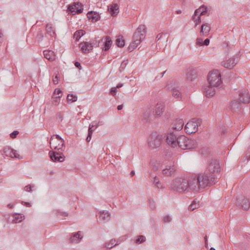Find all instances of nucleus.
<instances>
[{"label": "nucleus", "mask_w": 250, "mask_h": 250, "mask_svg": "<svg viewBox=\"0 0 250 250\" xmlns=\"http://www.w3.org/2000/svg\"><path fill=\"white\" fill-rule=\"evenodd\" d=\"M198 176L201 182V188L211 186L217 182L215 175H212L206 171L203 173L199 174Z\"/></svg>", "instance_id": "obj_1"}, {"label": "nucleus", "mask_w": 250, "mask_h": 250, "mask_svg": "<svg viewBox=\"0 0 250 250\" xmlns=\"http://www.w3.org/2000/svg\"><path fill=\"white\" fill-rule=\"evenodd\" d=\"M177 145L182 149H193L197 146L196 142L192 139H189L184 135L178 137Z\"/></svg>", "instance_id": "obj_2"}, {"label": "nucleus", "mask_w": 250, "mask_h": 250, "mask_svg": "<svg viewBox=\"0 0 250 250\" xmlns=\"http://www.w3.org/2000/svg\"><path fill=\"white\" fill-rule=\"evenodd\" d=\"M171 188L179 192H183L188 189V180L182 178H176L171 185Z\"/></svg>", "instance_id": "obj_3"}, {"label": "nucleus", "mask_w": 250, "mask_h": 250, "mask_svg": "<svg viewBox=\"0 0 250 250\" xmlns=\"http://www.w3.org/2000/svg\"><path fill=\"white\" fill-rule=\"evenodd\" d=\"M164 137L162 135L157 132L151 134L147 138V143L149 147L152 149L159 147L164 139Z\"/></svg>", "instance_id": "obj_4"}, {"label": "nucleus", "mask_w": 250, "mask_h": 250, "mask_svg": "<svg viewBox=\"0 0 250 250\" xmlns=\"http://www.w3.org/2000/svg\"><path fill=\"white\" fill-rule=\"evenodd\" d=\"M64 145V140L59 135H53L50 138V145L52 149L62 151Z\"/></svg>", "instance_id": "obj_5"}, {"label": "nucleus", "mask_w": 250, "mask_h": 250, "mask_svg": "<svg viewBox=\"0 0 250 250\" xmlns=\"http://www.w3.org/2000/svg\"><path fill=\"white\" fill-rule=\"evenodd\" d=\"M208 82L209 84L212 86L218 87L222 83L221 75L217 70H214L208 75Z\"/></svg>", "instance_id": "obj_6"}, {"label": "nucleus", "mask_w": 250, "mask_h": 250, "mask_svg": "<svg viewBox=\"0 0 250 250\" xmlns=\"http://www.w3.org/2000/svg\"><path fill=\"white\" fill-rule=\"evenodd\" d=\"M201 123V119H192L185 126V131L188 134L195 133L198 131V127Z\"/></svg>", "instance_id": "obj_7"}, {"label": "nucleus", "mask_w": 250, "mask_h": 250, "mask_svg": "<svg viewBox=\"0 0 250 250\" xmlns=\"http://www.w3.org/2000/svg\"><path fill=\"white\" fill-rule=\"evenodd\" d=\"M146 34V27L144 25H140L134 34L133 37V43L139 44L145 39Z\"/></svg>", "instance_id": "obj_8"}, {"label": "nucleus", "mask_w": 250, "mask_h": 250, "mask_svg": "<svg viewBox=\"0 0 250 250\" xmlns=\"http://www.w3.org/2000/svg\"><path fill=\"white\" fill-rule=\"evenodd\" d=\"M208 9L206 6L204 5L201 6L199 8L195 10L192 17L193 21H198V23H200L201 22V16L207 14L208 15Z\"/></svg>", "instance_id": "obj_9"}, {"label": "nucleus", "mask_w": 250, "mask_h": 250, "mask_svg": "<svg viewBox=\"0 0 250 250\" xmlns=\"http://www.w3.org/2000/svg\"><path fill=\"white\" fill-rule=\"evenodd\" d=\"M206 171L215 175V173L220 171V165L219 162L216 159H211L209 160L208 164Z\"/></svg>", "instance_id": "obj_10"}, {"label": "nucleus", "mask_w": 250, "mask_h": 250, "mask_svg": "<svg viewBox=\"0 0 250 250\" xmlns=\"http://www.w3.org/2000/svg\"><path fill=\"white\" fill-rule=\"evenodd\" d=\"M201 182L198 176L197 177L191 178L188 180V189L192 191H198L201 188Z\"/></svg>", "instance_id": "obj_11"}, {"label": "nucleus", "mask_w": 250, "mask_h": 250, "mask_svg": "<svg viewBox=\"0 0 250 250\" xmlns=\"http://www.w3.org/2000/svg\"><path fill=\"white\" fill-rule=\"evenodd\" d=\"M236 205L239 208H242L244 210H247L250 207L249 200L243 195H240L237 198Z\"/></svg>", "instance_id": "obj_12"}, {"label": "nucleus", "mask_w": 250, "mask_h": 250, "mask_svg": "<svg viewBox=\"0 0 250 250\" xmlns=\"http://www.w3.org/2000/svg\"><path fill=\"white\" fill-rule=\"evenodd\" d=\"M83 10V5L80 2H74L72 5H69L67 8V11L73 15L80 14Z\"/></svg>", "instance_id": "obj_13"}, {"label": "nucleus", "mask_w": 250, "mask_h": 250, "mask_svg": "<svg viewBox=\"0 0 250 250\" xmlns=\"http://www.w3.org/2000/svg\"><path fill=\"white\" fill-rule=\"evenodd\" d=\"M1 154L5 155L7 157L21 159L22 157L17 151L9 146L4 147L1 151Z\"/></svg>", "instance_id": "obj_14"}, {"label": "nucleus", "mask_w": 250, "mask_h": 250, "mask_svg": "<svg viewBox=\"0 0 250 250\" xmlns=\"http://www.w3.org/2000/svg\"><path fill=\"white\" fill-rule=\"evenodd\" d=\"M49 155L51 160L54 162H62L64 161L65 157L60 152L50 151Z\"/></svg>", "instance_id": "obj_15"}, {"label": "nucleus", "mask_w": 250, "mask_h": 250, "mask_svg": "<svg viewBox=\"0 0 250 250\" xmlns=\"http://www.w3.org/2000/svg\"><path fill=\"white\" fill-rule=\"evenodd\" d=\"M166 141L168 145L175 147L177 146L178 137L173 133H169L167 136Z\"/></svg>", "instance_id": "obj_16"}, {"label": "nucleus", "mask_w": 250, "mask_h": 250, "mask_svg": "<svg viewBox=\"0 0 250 250\" xmlns=\"http://www.w3.org/2000/svg\"><path fill=\"white\" fill-rule=\"evenodd\" d=\"M239 99L240 101L244 104H248L250 101V96L248 90L243 89L239 92Z\"/></svg>", "instance_id": "obj_17"}, {"label": "nucleus", "mask_w": 250, "mask_h": 250, "mask_svg": "<svg viewBox=\"0 0 250 250\" xmlns=\"http://www.w3.org/2000/svg\"><path fill=\"white\" fill-rule=\"evenodd\" d=\"M176 171V167L174 165H167L162 170V173L165 176H174Z\"/></svg>", "instance_id": "obj_18"}, {"label": "nucleus", "mask_w": 250, "mask_h": 250, "mask_svg": "<svg viewBox=\"0 0 250 250\" xmlns=\"http://www.w3.org/2000/svg\"><path fill=\"white\" fill-rule=\"evenodd\" d=\"M237 63V60L235 57H232L226 61L222 62L221 65L225 68L231 69L235 66Z\"/></svg>", "instance_id": "obj_19"}, {"label": "nucleus", "mask_w": 250, "mask_h": 250, "mask_svg": "<svg viewBox=\"0 0 250 250\" xmlns=\"http://www.w3.org/2000/svg\"><path fill=\"white\" fill-rule=\"evenodd\" d=\"M165 110V105L163 103H158L157 104L153 111V114L155 117L161 116Z\"/></svg>", "instance_id": "obj_20"}, {"label": "nucleus", "mask_w": 250, "mask_h": 250, "mask_svg": "<svg viewBox=\"0 0 250 250\" xmlns=\"http://www.w3.org/2000/svg\"><path fill=\"white\" fill-rule=\"evenodd\" d=\"M81 51L83 53H88L93 49V45L91 43L83 42L79 44Z\"/></svg>", "instance_id": "obj_21"}, {"label": "nucleus", "mask_w": 250, "mask_h": 250, "mask_svg": "<svg viewBox=\"0 0 250 250\" xmlns=\"http://www.w3.org/2000/svg\"><path fill=\"white\" fill-rule=\"evenodd\" d=\"M211 27L209 24L204 22L200 28V36L201 37H207L208 35Z\"/></svg>", "instance_id": "obj_22"}, {"label": "nucleus", "mask_w": 250, "mask_h": 250, "mask_svg": "<svg viewBox=\"0 0 250 250\" xmlns=\"http://www.w3.org/2000/svg\"><path fill=\"white\" fill-rule=\"evenodd\" d=\"M215 87L216 86H212L210 84L205 86L204 87V93L207 97H210L215 94Z\"/></svg>", "instance_id": "obj_23"}, {"label": "nucleus", "mask_w": 250, "mask_h": 250, "mask_svg": "<svg viewBox=\"0 0 250 250\" xmlns=\"http://www.w3.org/2000/svg\"><path fill=\"white\" fill-rule=\"evenodd\" d=\"M197 77V72L194 69H189L186 74L187 79L190 82L194 81Z\"/></svg>", "instance_id": "obj_24"}, {"label": "nucleus", "mask_w": 250, "mask_h": 250, "mask_svg": "<svg viewBox=\"0 0 250 250\" xmlns=\"http://www.w3.org/2000/svg\"><path fill=\"white\" fill-rule=\"evenodd\" d=\"M108 11L113 17L116 16L118 14L119 6L117 3H114L108 6Z\"/></svg>", "instance_id": "obj_25"}, {"label": "nucleus", "mask_w": 250, "mask_h": 250, "mask_svg": "<svg viewBox=\"0 0 250 250\" xmlns=\"http://www.w3.org/2000/svg\"><path fill=\"white\" fill-rule=\"evenodd\" d=\"M173 83H170L166 86V88L167 89H170L172 91V96L176 98H178L181 96V93L177 89H175V87H173Z\"/></svg>", "instance_id": "obj_26"}, {"label": "nucleus", "mask_w": 250, "mask_h": 250, "mask_svg": "<svg viewBox=\"0 0 250 250\" xmlns=\"http://www.w3.org/2000/svg\"><path fill=\"white\" fill-rule=\"evenodd\" d=\"M87 16L89 20L92 22H96L98 21L100 18L99 14L93 11L88 12L87 14Z\"/></svg>", "instance_id": "obj_27"}, {"label": "nucleus", "mask_w": 250, "mask_h": 250, "mask_svg": "<svg viewBox=\"0 0 250 250\" xmlns=\"http://www.w3.org/2000/svg\"><path fill=\"white\" fill-rule=\"evenodd\" d=\"M104 41V44L103 50L104 51H107L112 44V41L110 38L108 36H105L102 38V41Z\"/></svg>", "instance_id": "obj_28"}, {"label": "nucleus", "mask_w": 250, "mask_h": 250, "mask_svg": "<svg viewBox=\"0 0 250 250\" xmlns=\"http://www.w3.org/2000/svg\"><path fill=\"white\" fill-rule=\"evenodd\" d=\"M229 108L235 112H238L241 109V104L238 101H232L229 104Z\"/></svg>", "instance_id": "obj_29"}, {"label": "nucleus", "mask_w": 250, "mask_h": 250, "mask_svg": "<svg viewBox=\"0 0 250 250\" xmlns=\"http://www.w3.org/2000/svg\"><path fill=\"white\" fill-rule=\"evenodd\" d=\"M43 55L46 59L50 61H53L55 59V55L54 52L52 50H44L43 51Z\"/></svg>", "instance_id": "obj_30"}, {"label": "nucleus", "mask_w": 250, "mask_h": 250, "mask_svg": "<svg viewBox=\"0 0 250 250\" xmlns=\"http://www.w3.org/2000/svg\"><path fill=\"white\" fill-rule=\"evenodd\" d=\"M184 126V121L182 119L177 120L173 125V129L175 131L181 130Z\"/></svg>", "instance_id": "obj_31"}, {"label": "nucleus", "mask_w": 250, "mask_h": 250, "mask_svg": "<svg viewBox=\"0 0 250 250\" xmlns=\"http://www.w3.org/2000/svg\"><path fill=\"white\" fill-rule=\"evenodd\" d=\"M82 238L83 236L81 235V231H79L70 238V241L72 243H78Z\"/></svg>", "instance_id": "obj_32"}, {"label": "nucleus", "mask_w": 250, "mask_h": 250, "mask_svg": "<svg viewBox=\"0 0 250 250\" xmlns=\"http://www.w3.org/2000/svg\"><path fill=\"white\" fill-rule=\"evenodd\" d=\"M122 241V240L118 239L117 240L115 239H111L109 242L105 244L104 246L108 249H111L113 247L119 244V243Z\"/></svg>", "instance_id": "obj_33"}, {"label": "nucleus", "mask_w": 250, "mask_h": 250, "mask_svg": "<svg viewBox=\"0 0 250 250\" xmlns=\"http://www.w3.org/2000/svg\"><path fill=\"white\" fill-rule=\"evenodd\" d=\"M100 220L104 222L108 221L110 218V215L108 211H103L100 212L99 216Z\"/></svg>", "instance_id": "obj_34"}, {"label": "nucleus", "mask_w": 250, "mask_h": 250, "mask_svg": "<svg viewBox=\"0 0 250 250\" xmlns=\"http://www.w3.org/2000/svg\"><path fill=\"white\" fill-rule=\"evenodd\" d=\"M84 34V31L83 30H79L76 31L74 34V38L75 39L76 41H79L80 38Z\"/></svg>", "instance_id": "obj_35"}, {"label": "nucleus", "mask_w": 250, "mask_h": 250, "mask_svg": "<svg viewBox=\"0 0 250 250\" xmlns=\"http://www.w3.org/2000/svg\"><path fill=\"white\" fill-rule=\"evenodd\" d=\"M46 30L47 33L50 36L53 37L55 35V33L54 30L51 24H47L46 26Z\"/></svg>", "instance_id": "obj_36"}, {"label": "nucleus", "mask_w": 250, "mask_h": 250, "mask_svg": "<svg viewBox=\"0 0 250 250\" xmlns=\"http://www.w3.org/2000/svg\"><path fill=\"white\" fill-rule=\"evenodd\" d=\"M123 38L122 36L119 37L116 40V45L119 47H123L125 45V40Z\"/></svg>", "instance_id": "obj_37"}, {"label": "nucleus", "mask_w": 250, "mask_h": 250, "mask_svg": "<svg viewBox=\"0 0 250 250\" xmlns=\"http://www.w3.org/2000/svg\"><path fill=\"white\" fill-rule=\"evenodd\" d=\"M23 217H24V216H22L21 214H15L14 216V219L13 220V221L15 223H20V222H21Z\"/></svg>", "instance_id": "obj_38"}, {"label": "nucleus", "mask_w": 250, "mask_h": 250, "mask_svg": "<svg viewBox=\"0 0 250 250\" xmlns=\"http://www.w3.org/2000/svg\"><path fill=\"white\" fill-rule=\"evenodd\" d=\"M67 99L68 102H70L71 103L76 102L77 100V96L75 94H68Z\"/></svg>", "instance_id": "obj_39"}, {"label": "nucleus", "mask_w": 250, "mask_h": 250, "mask_svg": "<svg viewBox=\"0 0 250 250\" xmlns=\"http://www.w3.org/2000/svg\"><path fill=\"white\" fill-rule=\"evenodd\" d=\"M61 93H62V91L60 89H56L53 93L52 98H61V95H60V94Z\"/></svg>", "instance_id": "obj_40"}, {"label": "nucleus", "mask_w": 250, "mask_h": 250, "mask_svg": "<svg viewBox=\"0 0 250 250\" xmlns=\"http://www.w3.org/2000/svg\"><path fill=\"white\" fill-rule=\"evenodd\" d=\"M93 132V130H91V127H90V128H88V135L86 139V140L87 142H89L91 140Z\"/></svg>", "instance_id": "obj_41"}, {"label": "nucleus", "mask_w": 250, "mask_h": 250, "mask_svg": "<svg viewBox=\"0 0 250 250\" xmlns=\"http://www.w3.org/2000/svg\"><path fill=\"white\" fill-rule=\"evenodd\" d=\"M146 241V237L144 236L140 235L136 240V243H142Z\"/></svg>", "instance_id": "obj_42"}, {"label": "nucleus", "mask_w": 250, "mask_h": 250, "mask_svg": "<svg viewBox=\"0 0 250 250\" xmlns=\"http://www.w3.org/2000/svg\"><path fill=\"white\" fill-rule=\"evenodd\" d=\"M199 206V205H197L196 203V201H193L192 203V204H191V205L189 206V209L191 210H193L194 209L196 208H198Z\"/></svg>", "instance_id": "obj_43"}, {"label": "nucleus", "mask_w": 250, "mask_h": 250, "mask_svg": "<svg viewBox=\"0 0 250 250\" xmlns=\"http://www.w3.org/2000/svg\"><path fill=\"white\" fill-rule=\"evenodd\" d=\"M139 44H135L133 43V41L130 44L128 47V50L129 52L132 51Z\"/></svg>", "instance_id": "obj_44"}, {"label": "nucleus", "mask_w": 250, "mask_h": 250, "mask_svg": "<svg viewBox=\"0 0 250 250\" xmlns=\"http://www.w3.org/2000/svg\"><path fill=\"white\" fill-rule=\"evenodd\" d=\"M163 220L165 223H168L171 221V218L169 215H166L163 217Z\"/></svg>", "instance_id": "obj_45"}, {"label": "nucleus", "mask_w": 250, "mask_h": 250, "mask_svg": "<svg viewBox=\"0 0 250 250\" xmlns=\"http://www.w3.org/2000/svg\"><path fill=\"white\" fill-rule=\"evenodd\" d=\"M19 133V132L17 130H15L13 132H12L10 134V137L12 139H14L16 138L17 135Z\"/></svg>", "instance_id": "obj_46"}, {"label": "nucleus", "mask_w": 250, "mask_h": 250, "mask_svg": "<svg viewBox=\"0 0 250 250\" xmlns=\"http://www.w3.org/2000/svg\"><path fill=\"white\" fill-rule=\"evenodd\" d=\"M150 207L152 209H155L156 208V203L153 200L149 201Z\"/></svg>", "instance_id": "obj_47"}, {"label": "nucleus", "mask_w": 250, "mask_h": 250, "mask_svg": "<svg viewBox=\"0 0 250 250\" xmlns=\"http://www.w3.org/2000/svg\"><path fill=\"white\" fill-rule=\"evenodd\" d=\"M196 44L199 45V46H202L203 45V39L200 38H198L196 39Z\"/></svg>", "instance_id": "obj_48"}, {"label": "nucleus", "mask_w": 250, "mask_h": 250, "mask_svg": "<svg viewBox=\"0 0 250 250\" xmlns=\"http://www.w3.org/2000/svg\"><path fill=\"white\" fill-rule=\"evenodd\" d=\"M116 92H117V87H113L110 89V93L111 95H112V96H115Z\"/></svg>", "instance_id": "obj_49"}, {"label": "nucleus", "mask_w": 250, "mask_h": 250, "mask_svg": "<svg viewBox=\"0 0 250 250\" xmlns=\"http://www.w3.org/2000/svg\"><path fill=\"white\" fill-rule=\"evenodd\" d=\"M34 186H31V185H28L25 187L24 190L27 192H30L32 190V188L34 187Z\"/></svg>", "instance_id": "obj_50"}, {"label": "nucleus", "mask_w": 250, "mask_h": 250, "mask_svg": "<svg viewBox=\"0 0 250 250\" xmlns=\"http://www.w3.org/2000/svg\"><path fill=\"white\" fill-rule=\"evenodd\" d=\"M246 158L247 161H249L250 160V146L248 148V152L246 154Z\"/></svg>", "instance_id": "obj_51"}, {"label": "nucleus", "mask_w": 250, "mask_h": 250, "mask_svg": "<svg viewBox=\"0 0 250 250\" xmlns=\"http://www.w3.org/2000/svg\"><path fill=\"white\" fill-rule=\"evenodd\" d=\"M53 82L54 84H57L59 83V77L57 75H56L53 79Z\"/></svg>", "instance_id": "obj_52"}, {"label": "nucleus", "mask_w": 250, "mask_h": 250, "mask_svg": "<svg viewBox=\"0 0 250 250\" xmlns=\"http://www.w3.org/2000/svg\"><path fill=\"white\" fill-rule=\"evenodd\" d=\"M60 98H52L53 99V103L55 104V105L58 104L60 102Z\"/></svg>", "instance_id": "obj_53"}, {"label": "nucleus", "mask_w": 250, "mask_h": 250, "mask_svg": "<svg viewBox=\"0 0 250 250\" xmlns=\"http://www.w3.org/2000/svg\"><path fill=\"white\" fill-rule=\"evenodd\" d=\"M155 185L158 188H163V185H162V183L160 182V181H158V184H155Z\"/></svg>", "instance_id": "obj_54"}, {"label": "nucleus", "mask_w": 250, "mask_h": 250, "mask_svg": "<svg viewBox=\"0 0 250 250\" xmlns=\"http://www.w3.org/2000/svg\"><path fill=\"white\" fill-rule=\"evenodd\" d=\"M75 66L80 70L82 68L81 63L78 62H75Z\"/></svg>", "instance_id": "obj_55"}, {"label": "nucleus", "mask_w": 250, "mask_h": 250, "mask_svg": "<svg viewBox=\"0 0 250 250\" xmlns=\"http://www.w3.org/2000/svg\"><path fill=\"white\" fill-rule=\"evenodd\" d=\"M209 43V39L207 38L203 42V45H208Z\"/></svg>", "instance_id": "obj_56"}, {"label": "nucleus", "mask_w": 250, "mask_h": 250, "mask_svg": "<svg viewBox=\"0 0 250 250\" xmlns=\"http://www.w3.org/2000/svg\"><path fill=\"white\" fill-rule=\"evenodd\" d=\"M21 204H22V205H24V206H25L27 207H31V204H30V203H29V202H26L22 201V202H21Z\"/></svg>", "instance_id": "obj_57"}, {"label": "nucleus", "mask_w": 250, "mask_h": 250, "mask_svg": "<svg viewBox=\"0 0 250 250\" xmlns=\"http://www.w3.org/2000/svg\"><path fill=\"white\" fill-rule=\"evenodd\" d=\"M158 181H159V179L157 177H153V180H152V182L153 183L155 184H158Z\"/></svg>", "instance_id": "obj_58"}, {"label": "nucleus", "mask_w": 250, "mask_h": 250, "mask_svg": "<svg viewBox=\"0 0 250 250\" xmlns=\"http://www.w3.org/2000/svg\"><path fill=\"white\" fill-rule=\"evenodd\" d=\"M162 37H163L162 33H160V34H158L156 37L157 41H159L160 40H161V39L162 38Z\"/></svg>", "instance_id": "obj_59"}, {"label": "nucleus", "mask_w": 250, "mask_h": 250, "mask_svg": "<svg viewBox=\"0 0 250 250\" xmlns=\"http://www.w3.org/2000/svg\"><path fill=\"white\" fill-rule=\"evenodd\" d=\"M123 107V105L122 104L119 105L117 106V109L119 110H120L122 109Z\"/></svg>", "instance_id": "obj_60"}, {"label": "nucleus", "mask_w": 250, "mask_h": 250, "mask_svg": "<svg viewBox=\"0 0 250 250\" xmlns=\"http://www.w3.org/2000/svg\"><path fill=\"white\" fill-rule=\"evenodd\" d=\"M123 84L122 83H118L116 87L117 88H119L123 86Z\"/></svg>", "instance_id": "obj_61"}, {"label": "nucleus", "mask_w": 250, "mask_h": 250, "mask_svg": "<svg viewBox=\"0 0 250 250\" xmlns=\"http://www.w3.org/2000/svg\"><path fill=\"white\" fill-rule=\"evenodd\" d=\"M175 12L177 14H180L182 13V11L181 10H177L175 11Z\"/></svg>", "instance_id": "obj_62"}, {"label": "nucleus", "mask_w": 250, "mask_h": 250, "mask_svg": "<svg viewBox=\"0 0 250 250\" xmlns=\"http://www.w3.org/2000/svg\"><path fill=\"white\" fill-rule=\"evenodd\" d=\"M157 177V176H154V175H152V174H150V178L151 181H152V180H153V177Z\"/></svg>", "instance_id": "obj_63"}, {"label": "nucleus", "mask_w": 250, "mask_h": 250, "mask_svg": "<svg viewBox=\"0 0 250 250\" xmlns=\"http://www.w3.org/2000/svg\"><path fill=\"white\" fill-rule=\"evenodd\" d=\"M95 126V125H89V128H90V127H91V130H93V131L95 130V128L93 129V127Z\"/></svg>", "instance_id": "obj_64"}]
</instances>
